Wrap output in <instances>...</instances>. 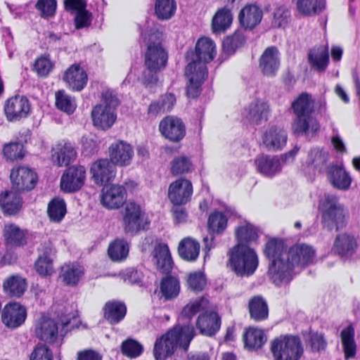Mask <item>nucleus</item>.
Wrapping results in <instances>:
<instances>
[{
    "label": "nucleus",
    "instance_id": "f257e3e1",
    "mask_svg": "<svg viewBox=\"0 0 360 360\" xmlns=\"http://www.w3.org/2000/svg\"><path fill=\"white\" fill-rule=\"evenodd\" d=\"M264 255L269 259L267 274L276 285L289 283L293 278L296 266L314 263L316 252L307 244H296L288 250L283 240L272 238L265 245Z\"/></svg>",
    "mask_w": 360,
    "mask_h": 360
},
{
    "label": "nucleus",
    "instance_id": "f03ea898",
    "mask_svg": "<svg viewBox=\"0 0 360 360\" xmlns=\"http://www.w3.org/2000/svg\"><path fill=\"white\" fill-rule=\"evenodd\" d=\"M215 44L207 37L198 39L195 52H188L186 57L191 60L186 67V76L188 78L187 94L189 97L196 98L200 94L201 85L207 76L206 63L212 61L215 55Z\"/></svg>",
    "mask_w": 360,
    "mask_h": 360
},
{
    "label": "nucleus",
    "instance_id": "7ed1b4c3",
    "mask_svg": "<svg viewBox=\"0 0 360 360\" xmlns=\"http://www.w3.org/2000/svg\"><path fill=\"white\" fill-rule=\"evenodd\" d=\"M291 110L294 115L292 130L295 136L312 138L319 133L321 124L313 115L314 101L310 94L301 93L292 102Z\"/></svg>",
    "mask_w": 360,
    "mask_h": 360
},
{
    "label": "nucleus",
    "instance_id": "20e7f679",
    "mask_svg": "<svg viewBox=\"0 0 360 360\" xmlns=\"http://www.w3.org/2000/svg\"><path fill=\"white\" fill-rule=\"evenodd\" d=\"M195 335V332L193 326H174L156 340L153 351L155 359L166 360L174 354L177 348L186 352Z\"/></svg>",
    "mask_w": 360,
    "mask_h": 360
},
{
    "label": "nucleus",
    "instance_id": "39448f33",
    "mask_svg": "<svg viewBox=\"0 0 360 360\" xmlns=\"http://www.w3.org/2000/svg\"><path fill=\"white\" fill-rule=\"evenodd\" d=\"M168 53L162 45L161 33L154 32L148 37L145 53V70L142 73V82L146 86H152L158 81V72L167 66Z\"/></svg>",
    "mask_w": 360,
    "mask_h": 360
},
{
    "label": "nucleus",
    "instance_id": "423d86ee",
    "mask_svg": "<svg viewBox=\"0 0 360 360\" xmlns=\"http://www.w3.org/2000/svg\"><path fill=\"white\" fill-rule=\"evenodd\" d=\"M228 256V266L238 276L249 277L258 267L257 254L248 245L237 243L229 250Z\"/></svg>",
    "mask_w": 360,
    "mask_h": 360
},
{
    "label": "nucleus",
    "instance_id": "0eeeda50",
    "mask_svg": "<svg viewBox=\"0 0 360 360\" xmlns=\"http://www.w3.org/2000/svg\"><path fill=\"white\" fill-rule=\"evenodd\" d=\"M117 105L116 95L112 91H104L101 95V103L91 110L94 125L104 130L110 128L117 118L115 109Z\"/></svg>",
    "mask_w": 360,
    "mask_h": 360
},
{
    "label": "nucleus",
    "instance_id": "6e6552de",
    "mask_svg": "<svg viewBox=\"0 0 360 360\" xmlns=\"http://www.w3.org/2000/svg\"><path fill=\"white\" fill-rule=\"evenodd\" d=\"M274 360H300L304 349L300 338L295 335H281L271 342Z\"/></svg>",
    "mask_w": 360,
    "mask_h": 360
},
{
    "label": "nucleus",
    "instance_id": "1a4fd4ad",
    "mask_svg": "<svg viewBox=\"0 0 360 360\" xmlns=\"http://www.w3.org/2000/svg\"><path fill=\"white\" fill-rule=\"evenodd\" d=\"M299 150L300 148L296 146L280 157L264 154L258 155L255 159L256 169L262 175L271 178L281 172L284 164L293 161Z\"/></svg>",
    "mask_w": 360,
    "mask_h": 360
},
{
    "label": "nucleus",
    "instance_id": "9d476101",
    "mask_svg": "<svg viewBox=\"0 0 360 360\" xmlns=\"http://www.w3.org/2000/svg\"><path fill=\"white\" fill-rule=\"evenodd\" d=\"M321 206L323 226L330 231L341 229L344 226L345 212L338 198L333 194H326Z\"/></svg>",
    "mask_w": 360,
    "mask_h": 360
},
{
    "label": "nucleus",
    "instance_id": "9b49d317",
    "mask_svg": "<svg viewBox=\"0 0 360 360\" xmlns=\"http://www.w3.org/2000/svg\"><path fill=\"white\" fill-rule=\"evenodd\" d=\"M149 222L140 205L133 202H128L123 212V227L127 233L135 234L148 228Z\"/></svg>",
    "mask_w": 360,
    "mask_h": 360
},
{
    "label": "nucleus",
    "instance_id": "f8f14e48",
    "mask_svg": "<svg viewBox=\"0 0 360 360\" xmlns=\"http://www.w3.org/2000/svg\"><path fill=\"white\" fill-rule=\"evenodd\" d=\"M11 181L15 191H29L32 190L38 181L37 173L27 167H18L11 172Z\"/></svg>",
    "mask_w": 360,
    "mask_h": 360
},
{
    "label": "nucleus",
    "instance_id": "ddd939ff",
    "mask_svg": "<svg viewBox=\"0 0 360 360\" xmlns=\"http://www.w3.org/2000/svg\"><path fill=\"white\" fill-rule=\"evenodd\" d=\"M30 112V101L23 96H13L8 98L4 105V112L8 122H18L27 117Z\"/></svg>",
    "mask_w": 360,
    "mask_h": 360
},
{
    "label": "nucleus",
    "instance_id": "4468645a",
    "mask_svg": "<svg viewBox=\"0 0 360 360\" xmlns=\"http://www.w3.org/2000/svg\"><path fill=\"white\" fill-rule=\"evenodd\" d=\"M330 154L323 148L315 147L311 148L305 160L302 163V169L309 174L323 172L330 160Z\"/></svg>",
    "mask_w": 360,
    "mask_h": 360
},
{
    "label": "nucleus",
    "instance_id": "2eb2a0df",
    "mask_svg": "<svg viewBox=\"0 0 360 360\" xmlns=\"http://www.w3.org/2000/svg\"><path fill=\"white\" fill-rule=\"evenodd\" d=\"M90 173L94 182L101 186L113 181L116 175V167L108 159H99L91 165Z\"/></svg>",
    "mask_w": 360,
    "mask_h": 360
},
{
    "label": "nucleus",
    "instance_id": "dca6fc26",
    "mask_svg": "<svg viewBox=\"0 0 360 360\" xmlns=\"http://www.w3.org/2000/svg\"><path fill=\"white\" fill-rule=\"evenodd\" d=\"M193 185L191 181L180 178L170 184L168 198L174 205L186 204L191 198Z\"/></svg>",
    "mask_w": 360,
    "mask_h": 360
},
{
    "label": "nucleus",
    "instance_id": "f3484780",
    "mask_svg": "<svg viewBox=\"0 0 360 360\" xmlns=\"http://www.w3.org/2000/svg\"><path fill=\"white\" fill-rule=\"evenodd\" d=\"M85 179L86 169L83 166L70 167L61 177L60 188L68 193L75 192L82 187Z\"/></svg>",
    "mask_w": 360,
    "mask_h": 360
},
{
    "label": "nucleus",
    "instance_id": "a211bd4d",
    "mask_svg": "<svg viewBox=\"0 0 360 360\" xmlns=\"http://www.w3.org/2000/svg\"><path fill=\"white\" fill-rule=\"evenodd\" d=\"M127 200V191L123 186L113 184L103 187L101 193V202L108 209L120 207Z\"/></svg>",
    "mask_w": 360,
    "mask_h": 360
},
{
    "label": "nucleus",
    "instance_id": "6ab92c4d",
    "mask_svg": "<svg viewBox=\"0 0 360 360\" xmlns=\"http://www.w3.org/2000/svg\"><path fill=\"white\" fill-rule=\"evenodd\" d=\"M159 129L161 134L167 139L178 142L186 134L185 124L180 118L167 116L160 123Z\"/></svg>",
    "mask_w": 360,
    "mask_h": 360
},
{
    "label": "nucleus",
    "instance_id": "aec40b11",
    "mask_svg": "<svg viewBox=\"0 0 360 360\" xmlns=\"http://www.w3.org/2000/svg\"><path fill=\"white\" fill-rule=\"evenodd\" d=\"M27 318L25 307L19 303L13 302L7 304L2 311V322L8 328L14 329L24 323Z\"/></svg>",
    "mask_w": 360,
    "mask_h": 360
},
{
    "label": "nucleus",
    "instance_id": "412c9836",
    "mask_svg": "<svg viewBox=\"0 0 360 360\" xmlns=\"http://www.w3.org/2000/svg\"><path fill=\"white\" fill-rule=\"evenodd\" d=\"M109 155L110 160L115 165L123 167L131 163L134 150L130 144L120 141L111 144L109 148Z\"/></svg>",
    "mask_w": 360,
    "mask_h": 360
},
{
    "label": "nucleus",
    "instance_id": "4be33fe9",
    "mask_svg": "<svg viewBox=\"0 0 360 360\" xmlns=\"http://www.w3.org/2000/svg\"><path fill=\"white\" fill-rule=\"evenodd\" d=\"M34 331L41 340L53 343L58 338V327L53 319L43 316L37 321Z\"/></svg>",
    "mask_w": 360,
    "mask_h": 360
},
{
    "label": "nucleus",
    "instance_id": "5701e85b",
    "mask_svg": "<svg viewBox=\"0 0 360 360\" xmlns=\"http://www.w3.org/2000/svg\"><path fill=\"white\" fill-rule=\"evenodd\" d=\"M287 140V132L275 126L266 130L262 137V143L266 150L274 152L281 150L286 145Z\"/></svg>",
    "mask_w": 360,
    "mask_h": 360
},
{
    "label": "nucleus",
    "instance_id": "b1692460",
    "mask_svg": "<svg viewBox=\"0 0 360 360\" xmlns=\"http://www.w3.org/2000/svg\"><path fill=\"white\" fill-rule=\"evenodd\" d=\"M327 179L331 185L340 191L350 188L352 179L342 165H332L328 167Z\"/></svg>",
    "mask_w": 360,
    "mask_h": 360
},
{
    "label": "nucleus",
    "instance_id": "393cba45",
    "mask_svg": "<svg viewBox=\"0 0 360 360\" xmlns=\"http://www.w3.org/2000/svg\"><path fill=\"white\" fill-rule=\"evenodd\" d=\"M280 66L279 52L276 47L270 46L265 49L259 58V67L262 72L268 77H273Z\"/></svg>",
    "mask_w": 360,
    "mask_h": 360
},
{
    "label": "nucleus",
    "instance_id": "a878e982",
    "mask_svg": "<svg viewBox=\"0 0 360 360\" xmlns=\"http://www.w3.org/2000/svg\"><path fill=\"white\" fill-rule=\"evenodd\" d=\"M153 262L161 273L169 274L173 266V262L167 244L157 243L153 252Z\"/></svg>",
    "mask_w": 360,
    "mask_h": 360
},
{
    "label": "nucleus",
    "instance_id": "bb28decb",
    "mask_svg": "<svg viewBox=\"0 0 360 360\" xmlns=\"http://www.w3.org/2000/svg\"><path fill=\"white\" fill-rule=\"evenodd\" d=\"M263 16L262 11L254 4L246 5L238 14L239 23L245 30H252L258 25Z\"/></svg>",
    "mask_w": 360,
    "mask_h": 360
},
{
    "label": "nucleus",
    "instance_id": "cd10ccee",
    "mask_svg": "<svg viewBox=\"0 0 360 360\" xmlns=\"http://www.w3.org/2000/svg\"><path fill=\"white\" fill-rule=\"evenodd\" d=\"M221 319L214 311L206 312L197 319L196 327L200 333L207 336L214 335L220 328Z\"/></svg>",
    "mask_w": 360,
    "mask_h": 360
},
{
    "label": "nucleus",
    "instance_id": "c85d7f7f",
    "mask_svg": "<svg viewBox=\"0 0 360 360\" xmlns=\"http://www.w3.org/2000/svg\"><path fill=\"white\" fill-rule=\"evenodd\" d=\"M87 75L79 65H72L65 72L63 79L72 91H82L86 84Z\"/></svg>",
    "mask_w": 360,
    "mask_h": 360
},
{
    "label": "nucleus",
    "instance_id": "c756f323",
    "mask_svg": "<svg viewBox=\"0 0 360 360\" xmlns=\"http://www.w3.org/2000/svg\"><path fill=\"white\" fill-rule=\"evenodd\" d=\"M52 160L58 166H67L77 157L75 146L70 142L58 143L53 149Z\"/></svg>",
    "mask_w": 360,
    "mask_h": 360
},
{
    "label": "nucleus",
    "instance_id": "7c9ffc66",
    "mask_svg": "<svg viewBox=\"0 0 360 360\" xmlns=\"http://www.w3.org/2000/svg\"><path fill=\"white\" fill-rule=\"evenodd\" d=\"M245 112V117L251 122L260 124L268 120L269 106L266 102L255 101L248 105Z\"/></svg>",
    "mask_w": 360,
    "mask_h": 360
},
{
    "label": "nucleus",
    "instance_id": "2f4dec72",
    "mask_svg": "<svg viewBox=\"0 0 360 360\" xmlns=\"http://www.w3.org/2000/svg\"><path fill=\"white\" fill-rule=\"evenodd\" d=\"M0 205L4 213L13 215L21 209L22 200L17 191H6L0 195Z\"/></svg>",
    "mask_w": 360,
    "mask_h": 360
},
{
    "label": "nucleus",
    "instance_id": "473e14b6",
    "mask_svg": "<svg viewBox=\"0 0 360 360\" xmlns=\"http://www.w3.org/2000/svg\"><path fill=\"white\" fill-rule=\"evenodd\" d=\"M356 249V242L354 236L347 234L338 235L335 240L333 250L342 258L351 257Z\"/></svg>",
    "mask_w": 360,
    "mask_h": 360
},
{
    "label": "nucleus",
    "instance_id": "72a5a7b5",
    "mask_svg": "<svg viewBox=\"0 0 360 360\" xmlns=\"http://www.w3.org/2000/svg\"><path fill=\"white\" fill-rule=\"evenodd\" d=\"M308 59L311 68L319 72L325 71L329 62L328 48L323 45L314 47L309 53Z\"/></svg>",
    "mask_w": 360,
    "mask_h": 360
},
{
    "label": "nucleus",
    "instance_id": "f704fd0d",
    "mask_svg": "<svg viewBox=\"0 0 360 360\" xmlns=\"http://www.w3.org/2000/svg\"><path fill=\"white\" fill-rule=\"evenodd\" d=\"M103 311L104 318L110 324H116L125 317L127 307L122 302L112 300L105 303Z\"/></svg>",
    "mask_w": 360,
    "mask_h": 360
},
{
    "label": "nucleus",
    "instance_id": "c9c22d12",
    "mask_svg": "<svg viewBox=\"0 0 360 360\" xmlns=\"http://www.w3.org/2000/svg\"><path fill=\"white\" fill-rule=\"evenodd\" d=\"M233 21L231 8L223 7L219 9L212 18V28L213 32L221 34L229 29Z\"/></svg>",
    "mask_w": 360,
    "mask_h": 360
},
{
    "label": "nucleus",
    "instance_id": "e433bc0d",
    "mask_svg": "<svg viewBox=\"0 0 360 360\" xmlns=\"http://www.w3.org/2000/svg\"><path fill=\"white\" fill-rule=\"evenodd\" d=\"M200 243L195 239L187 237L181 240L178 251L179 256L187 262H195L200 253Z\"/></svg>",
    "mask_w": 360,
    "mask_h": 360
},
{
    "label": "nucleus",
    "instance_id": "4c0bfd02",
    "mask_svg": "<svg viewBox=\"0 0 360 360\" xmlns=\"http://www.w3.org/2000/svg\"><path fill=\"white\" fill-rule=\"evenodd\" d=\"M248 308L250 317L253 320L261 321L268 318V306L262 296H255L250 299Z\"/></svg>",
    "mask_w": 360,
    "mask_h": 360
},
{
    "label": "nucleus",
    "instance_id": "58836bf2",
    "mask_svg": "<svg viewBox=\"0 0 360 360\" xmlns=\"http://www.w3.org/2000/svg\"><path fill=\"white\" fill-rule=\"evenodd\" d=\"M3 286L6 295L10 297H20L26 290L27 282L22 277L14 275L8 278L4 282Z\"/></svg>",
    "mask_w": 360,
    "mask_h": 360
},
{
    "label": "nucleus",
    "instance_id": "ea45409f",
    "mask_svg": "<svg viewBox=\"0 0 360 360\" xmlns=\"http://www.w3.org/2000/svg\"><path fill=\"white\" fill-rule=\"evenodd\" d=\"M84 274L83 268L78 264H65L61 268L60 278L68 285H76Z\"/></svg>",
    "mask_w": 360,
    "mask_h": 360
},
{
    "label": "nucleus",
    "instance_id": "a19ab883",
    "mask_svg": "<svg viewBox=\"0 0 360 360\" xmlns=\"http://www.w3.org/2000/svg\"><path fill=\"white\" fill-rule=\"evenodd\" d=\"M340 337L345 358H354L356 352L354 328L352 326H348L344 328L340 333Z\"/></svg>",
    "mask_w": 360,
    "mask_h": 360
},
{
    "label": "nucleus",
    "instance_id": "79ce46f5",
    "mask_svg": "<svg viewBox=\"0 0 360 360\" xmlns=\"http://www.w3.org/2000/svg\"><path fill=\"white\" fill-rule=\"evenodd\" d=\"M266 341L264 331L258 328H250L244 334L245 345L250 349L261 348Z\"/></svg>",
    "mask_w": 360,
    "mask_h": 360
},
{
    "label": "nucleus",
    "instance_id": "37998d69",
    "mask_svg": "<svg viewBox=\"0 0 360 360\" xmlns=\"http://www.w3.org/2000/svg\"><path fill=\"white\" fill-rule=\"evenodd\" d=\"M326 0H297V9L303 15H312L323 11Z\"/></svg>",
    "mask_w": 360,
    "mask_h": 360
},
{
    "label": "nucleus",
    "instance_id": "c03bdc74",
    "mask_svg": "<svg viewBox=\"0 0 360 360\" xmlns=\"http://www.w3.org/2000/svg\"><path fill=\"white\" fill-rule=\"evenodd\" d=\"M110 258L115 262L125 259L129 253V244L123 238H117L112 242L108 250Z\"/></svg>",
    "mask_w": 360,
    "mask_h": 360
},
{
    "label": "nucleus",
    "instance_id": "a18cd8bd",
    "mask_svg": "<svg viewBox=\"0 0 360 360\" xmlns=\"http://www.w3.org/2000/svg\"><path fill=\"white\" fill-rule=\"evenodd\" d=\"M4 235L6 243L12 246H21L26 243L23 231L15 224L6 225Z\"/></svg>",
    "mask_w": 360,
    "mask_h": 360
},
{
    "label": "nucleus",
    "instance_id": "49530a36",
    "mask_svg": "<svg viewBox=\"0 0 360 360\" xmlns=\"http://www.w3.org/2000/svg\"><path fill=\"white\" fill-rule=\"evenodd\" d=\"M246 41L245 31L236 30L231 36L227 37L223 41L222 47L225 53L233 54L236 50L243 46Z\"/></svg>",
    "mask_w": 360,
    "mask_h": 360
},
{
    "label": "nucleus",
    "instance_id": "de8ad7c7",
    "mask_svg": "<svg viewBox=\"0 0 360 360\" xmlns=\"http://www.w3.org/2000/svg\"><path fill=\"white\" fill-rule=\"evenodd\" d=\"M236 236L238 243L250 244L255 242L258 238L257 230L253 225L246 223L244 225L238 226L236 229Z\"/></svg>",
    "mask_w": 360,
    "mask_h": 360
},
{
    "label": "nucleus",
    "instance_id": "09e8293b",
    "mask_svg": "<svg viewBox=\"0 0 360 360\" xmlns=\"http://www.w3.org/2000/svg\"><path fill=\"white\" fill-rule=\"evenodd\" d=\"M180 290L178 279L174 276H166L160 283V292L166 300L176 297Z\"/></svg>",
    "mask_w": 360,
    "mask_h": 360
},
{
    "label": "nucleus",
    "instance_id": "8fccbe9b",
    "mask_svg": "<svg viewBox=\"0 0 360 360\" xmlns=\"http://www.w3.org/2000/svg\"><path fill=\"white\" fill-rule=\"evenodd\" d=\"M176 8L174 0H156L155 13L158 18L168 20L175 13Z\"/></svg>",
    "mask_w": 360,
    "mask_h": 360
},
{
    "label": "nucleus",
    "instance_id": "3c124183",
    "mask_svg": "<svg viewBox=\"0 0 360 360\" xmlns=\"http://www.w3.org/2000/svg\"><path fill=\"white\" fill-rule=\"evenodd\" d=\"M56 105L58 109L69 115L72 114L77 108L75 98L64 90H59L56 93Z\"/></svg>",
    "mask_w": 360,
    "mask_h": 360
},
{
    "label": "nucleus",
    "instance_id": "603ef678",
    "mask_svg": "<svg viewBox=\"0 0 360 360\" xmlns=\"http://www.w3.org/2000/svg\"><path fill=\"white\" fill-rule=\"evenodd\" d=\"M48 215L54 222H60L65 215L66 205L63 199L54 198L48 205Z\"/></svg>",
    "mask_w": 360,
    "mask_h": 360
},
{
    "label": "nucleus",
    "instance_id": "864d4df0",
    "mask_svg": "<svg viewBox=\"0 0 360 360\" xmlns=\"http://www.w3.org/2000/svg\"><path fill=\"white\" fill-rule=\"evenodd\" d=\"M122 354L130 359L139 357L143 352V345L133 338H127L124 340L120 347Z\"/></svg>",
    "mask_w": 360,
    "mask_h": 360
},
{
    "label": "nucleus",
    "instance_id": "5fc2aeb1",
    "mask_svg": "<svg viewBox=\"0 0 360 360\" xmlns=\"http://www.w3.org/2000/svg\"><path fill=\"white\" fill-rule=\"evenodd\" d=\"M3 154L8 161L21 160L25 155L24 146L19 142L6 143L4 146Z\"/></svg>",
    "mask_w": 360,
    "mask_h": 360
},
{
    "label": "nucleus",
    "instance_id": "6e6d98bb",
    "mask_svg": "<svg viewBox=\"0 0 360 360\" xmlns=\"http://www.w3.org/2000/svg\"><path fill=\"white\" fill-rule=\"evenodd\" d=\"M192 167L191 160L184 155L175 158L171 162V172L174 176L191 172Z\"/></svg>",
    "mask_w": 360,
    "mask_h": 360
},
{
    "label": "nucleus",
    "instance_id": "4d7b16f0",
    "mask_svg": "<svg viewBox=\"0 0 360 360\" xmlns=\"http://www.w3.org/2000/svg\"><path fill=\"white\" fill-rule=\"evenodd\" d=\"M227 218L224 214L220 212H214L208 219V227L212 233H221L226 229Z\"/></svg>",
    "mask_w": 360,
    "mask_h": 360
},
{
    "label": "nucleus",
    "instance_id": "13d9d810",
    "mask_svg": "<svg viewBox=\"0 0 360 360\" xmlns=\"http://www.w3.org/2000/svg\"><path fill=\"white\" fill-rule=\"evenodd\" d=\"M290 13L285 6H279L273 13L271 26L276 28L285 27L289 22Z\"/></svg>",
    "mask_w": 360,
    "mask_h": 360
},
{
    "label": "nucleus",
    "instance_id": "bf43d9fd",
    "mask_svg": "<svg viewBox=\"0 0 360 360\" xmlns=\"http://www.w3.org/2000/svg\"><path fill=\"white\" fill-rule=\"evenodd\" d=\"M53 68V64L51 61L49 56L44 54L39 57L34 65V70L40 77L47 76Z\"/></svg>",
    "mask_w": 360,
    "mask_h": 360
},
{
    "label": "nucleus",
    "instance_id": "052dcab7",
    "mask_svg": "<svg viewBox=\"0 0 360 360\" xmlns=\"http://www.w3.org/2000/svg\"><path fill=\"white\" fill-rule=\"evenodd\" d=\"M56 7V0H38L35 5V8L40 12L41 16L44 18L53 16Z\"/></svg>",
    "mask_w": 360,
    "mask_h": 360
},
{
    "label": "nucleus",
    "instance_id": "680f3d73",
    "mask_svg": "<svg viewBox=\"0 0 360 360\" xmlns=\"http://www.w3.org/2000/svg\"><path fill=\"white\" fill-rule=\"evenodd\" d=\"M34 269L42 276H51L54 273L53 259L38 257L34 263Z\"/></svg>",
    "mask_w": 360,
    "mask_h": 360
},
{
    "label": "nucleus",
    "instance_id": "e2e57ef3",
    "mask_svg": "<svg viewBox=\"0 0 360 360\" xmlns=\"http://www.w3.org/2000/svg\"><path fill=\"white\" fill-rule=\"evenodd\" d=\"M187 282L188 287L193 290L201 291L206 284V279L202 273L193 272L188 276Z\"/></svg>",
    "mask_w": 360,
    "mask_h": 360
},
{
    "label": "nucleus",
    "instance_id": "0e129e2a",
    "mask_svg": "<svg viewBox=\"0 0 360 360\" xmlns=\"http://www.w3.org/2000/svg\"><path fill=\"white\" fill-rule=\"evenodd\" d=\"M81 141L83 150L87 155H91L98 152L99 143L96 137L93 136H83Z\"/></svg>",
    "mask_w": 360,
    "mask_h": 360
},
{
    "label": "nucleus",
    "instance_id": "69168bd1",
    "mask_svg": "<svg viewBox=\"0 0 360 360\" xmlns=\"http://www.w3.org/2000/svg\"><path fill=\"white\" fill-rule=\"evenodd\" d=\"M92 15L90 12L86 9L77 12L75 18V25L77 29H82L90 26L91 23Z\"/></svg>",
    "mask_w": 360,
    "mask_h": 360
},
{
    "label": "nucleus",
    "instance_id": "338daca9",
    "mask_svg": "<svg viewBox=\"0 0 360 360\" xmlns=\"http://www.w3.org/2000/svg\"><path fill=\"white\" fill-rule=\"evenodd\" d=\"M30 360H53L52 352L46 345H37L31 354Z\"/></svg>",
    "mask_w": 360,
    "mask_h": 360
},
{
    "label": "nucleus",
    "instance_id": "774afa93",
    "mask_svg": "<svg viewBox=\"0 0 360 360\" xmlns=\"http://www.w3.org/2000/svg\"><path fill=\"white\" fill-rule=\"evenodd\" d=\"M200 308L201 303L200 301H194L188 303L182 309L180 319L185 321L190 320L200 310Z\"/></svg>",
    "mask_w": 360,
    "mask_h": 360
}]
</instances>
